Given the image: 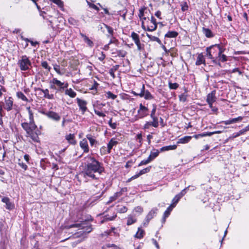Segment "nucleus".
Instances as JSON below:
<instances>
[{"label": "nucleus", "instance_id": "obj_1", "mask_svg": "<svg viewBox=\"0 0 249 249\" xmlns=\"http://www.w3.org/2000/svg\"><path fill=\"white\" fill-rule=\"evenodd\" d=\"M86 163L85 168L81 175L86 182L93 180H99V176L105 171L103 164L91 156L85 158Z\"/></svg>", "mask_w": 249, "mask_h": 249}, {"label": "nucleus", "instance_id": "obj_2", "mask_svg": "<svg viewBox=\"0 0 249 249\" xmlns=\"http://www.w3.org/2000/svg\"><path fill=\"white\" fill-rule=\"evenodd\" d=\"M217 47H218V44H216L207 47L206 49V56L209 59H211L214 64L221 66V64L218 62L217 58H216V57L218 55V49Z\"/></svg>", "mask_w": 249, "mask_h": 249}, {"label": "nucleus", "instance_id": "obj_3", "mask_svg": "<svg viewBox=\"0 0 249 249\" xmlns=\"http://www.w3.org/2000/svg\"><path fill=\"white\" fill-rule=\"evenodd\" d=\"M18 65L22 71L29 70L32 67V63L29 57L26 55L20 56L18 61Z\"/></svg>", "mask_w": 249, "mask_h": 249}, {"label": "nucleus", "instance_id": "obj_4", "mask_svg": "<svg viewBox=\"0 0 249 249\" xmlns=\"http://www.w3.org/2000/svg\"><path fill=\"white\" fill-rule=\"evenodd\" d=\"M49 83L50 89L55 90L56 93L63 92L62 82L58 80L56 78H53L50 81Z\"/></svg>", "mask_w": 249, "mask_h": 249}, {"label": "nucleus", "instance_id": "obj_5", "mask_svg": "<svg viewBox=\"0 0 249 249\" xmlns=\"http://www.w3.org/2000/svg\"><path fill=\"white\" fill-rule=\"evenodd\" d=\"M69 228H77L81 229H85V231L89 232L91 231V228L88 225V221L87 220L81 221L80 223H77L71 224L69 226Z\"/></svg>", "mask_w": 249, "mask_h": 249}, {"label": "nucleus", "instance_id": "obj_6", "mask_svg": "<svg viewBox=\"0 0 249 249\" xmlns=\"http://www.w3.org/2000/svg\"><path fill=\"white\" fill-rule=\"evenodd\" d=\"M149 114V110L147 107L140 104L139 109L138 110V119H142L148 116Z\"/></svg>", "mask_w": 249, "mask_h": 249}, {"label": "nucleus", "instance_id": "obj_7", "mask_svg": "<svg viewBox=\"0 0 249 249\" xmlns=\"http://www.w3.org/2000/svg\"><path fill=\"white\" fill-rule=\"evenodd\" d=\"M41 113L47 116L49 118L56 122L59 121L61 119L60 116L57 113L53 111H42L41 112Z\"/></svg>", "mask_w": 249, "mask_h": 249}, {"label": "nucleus", "instance_id": "obj_8", "mask_svg": "<svg viewBox=\"0 0 249 249\" xmlns=\"http://www.w3.org/2000/svg\"><path fill=\"white\" fill-rule=\"evenodd\" d=\"M21 126L23 129L26 131V133H30V132L34 131L37 126L35 124H32L31 123L24 122L21 124Z\"/></svg>", "mask_w": 249, "mask_h": 249}, {"label": "nucleus", "instance_id": "obj_9", "mask_svg": "<svg viewBox=\"0 0 249 249\" xmlns=\"http://www.w3.org/2000/svg\"><path fill=\"white\" fill-rule=\"evenodd\" d=\"M149 23L151 24L152 25L149 24L147 26V31H154L156 30L157 28V24L156 22V19L154 18L153 16H151V18H147V21Z\"/></svg>", "mask_w": 249, "mask_h": 249}, {"label": "nucleus", "instance_id": "obj_10", "mask_svg": "<svg viewBox=\"0 0 249 249\" xmlns=\"http://www.w3.org/2000/svg\"><path fill=\"white\" fill-rule=\"evenodd\" d=\"M76 100L80 110H81L82 114H84L85 112L88 110V108L87 107V101L78 98H77Z\"/></svg>", "mask_w": 249, "mask_h": 249}, {"label": "nucleus", "instance_id": "obj_11", "mask_svg": "<svg viewBox=\"0 0 249 249\" xmlns=\"http://www.w3.org/2000/svg\"><path fill=\"white\" fill-rule=\"evenodd\" d=\"M158 211V209L157 208H154L148 213L145 217V221L143 223L144 226H146L148 224L149 221L156 215Z\"/></svg>", "mask_w": 249, "mask_h": 249}, {"label": "nucleus", "instance_id": "obj_12", "mask_svg": "<svg viewBox=\"0 0 249 249\" xmlns=\"http://www.w3.org/2000/svg\"><path fill=\"white\" fill-rule=\"evenodd\" d=\"M13 106V99L12 97H9L5 98V104L4 108L7 111H9L12 109Z\"/></svg>", "mask_w": 249, "mask_h": 249}, {"label": "nucleus", "instance_id": "obj_13", "mask_svg": "<svg viewBox=\"0 0 249 249\" xmlns=\"http://www.w3.org/2000/svg\"><path fill=\"white\" fill-rule=\"evenodd\" d=\"M80 148L83 150L84 153H88L89 148L87 138H84L79 142Z\"/></svg>", "mask_w": 249, "mask_h": 249}, {"label": "nucleus", "instance_id": "obj_14", "mask_svg": "<svg viewBox=\"0 0 249 249\" xmlns=\"http://www.w3.org/2000/svg\"><path fill=\"white\" fill-rule=\"evenodd\" d=\"M38 90L41 91L44 94V97L48 99L53 100L54 99V96L53 94H50L49 90L48 89H42L41 88H38Z\"/></svg>", "mask_w": 249, "mask_h": 249}, {"label": "nucleus", "instance_id": "obj_15", "mask_svg": "<svg viewBox=\"0 0 249 249\" xmlns=\"http://www.w3.org/2000/svg\"><path fill=\"white\" fill-rule=\"evenodd\" d=\"M201 64L206 65L205 59L202 53H200L198 54L196 58V65L197 66H199Z\"/></svg>", "mask_w": 249, "mask_h": 249}, {"label": "nucleus", "instance_id": "obj_16", "mask_svg": "<svg viewBox=\"0 0 249 249\" xmlns=\"http://www.w3.org/2000/svg\"><path fill=\"white\" fill-rule=\"evenodd\" d=\"M1 201L6 204V208L8 210H12L14 208V205L12 204L10 201V199L7 197H3Z\"/></svg>", "mask_w": 249, "mask_h": 249}, {"label": "nucleus", "instance_id": "obj_17", "mask_svg": "<svg viewBox=\"0 0 249 249\" xmlns=\"http://www.w3.org/2000/svg\"><path fill=\"white\" fill-rule=\"evenodd\" d=\"M215 94V90H213L211 93H209L207 96V102H215L216 99Z\"/></svg>", "mask_w": 249, "mask_h": 249}, {"label": "nucleus", "instance_id": "obj_18", "mask_svg": "<svg viewBox=\"0 0 249 249\" xmlns=\"http://www.w3.org/2000/svg\"><path fill=\"white\" fill-rule=\"evenodd\" d=\"M123 189H122L120 191L117 192L115 193L113 196H111L109 197V200L107 202V204H109L111 202L116 200L118 197L121 196L122 195V191Z\"/></svg>", "mask_w": 249, "mask_h": 249}, {"label": "nucleus", "instance_id": "obj_19", "mask_svg": "<svg viewBox=\"0 0 249 249\" xmlns=\"http://www.w3.org/2000/svg\"><path fill=\"white\" fill-rule=\"evenodd\" d=\"M65 139L71 144L75 145L76 143L74 135L73 134H69L66 135Z\"/></svg>", "mask_w": 249, "mask_h": 249}, {"label": "nucleus", "instance_id": "obj_20", "mask_svg": "<svg viewBox=\"0 0 249 249\" xmlns=\"http://www.w3.org/2000/svg\"><path fill=\"white\" fill-rule=\"evenodd\" d=\"M160 152V150H158V149H154L151 152L150 155L148 157L151 161L153 160L156 157H157Z\"/></svg>", "mask_w": 249, "mask_h": 249}, {"label": "nucleus", "instance_id": "obj_21", "mask_svg": "<svg viewBox=\"0 0 249 249\" xmlns=\"http://www.w3.org/2000/svg\"><path fill=\"white\" fill-rule=\"evenodd\" d=\"M136 221L137 218L135 217V216L132 214H129L127 217L126 224L127 225L129 226L136 223Z\"/></svg>", "mask_w": 249, "mask_h": 249}, {"label": "nucleus", "instance_id": "obj_22", "mask_svg": "<svg viewBox=\"0 0 249 249\" xmlns=\"http://www.w3.org/2000/svg\"><path fill=\"white\" fill-rule=\"evenodd\" d=\"M80 35L83 38V40L85 43H86L89 47H92L93 46V42L85 35L80 33Z\"/></svg>", "mask_w": 249, "mask_h": 249}, {"label": "nucleus", "instance_id": "obj_23", "mask_svg": "<svg viewBox=\"0 0 249 249\" xmlns=\"http://www.w3.org/2000/svg\"><path fill=\"white\" fill-rule=\"evenodd\" d=\"M112 54H115V56H118L121 57H124L127 53L125 51L123 50H116L115 52H113Z\"/></svg>", "mask_w": 249, "mask_h": 249}, {"label": "nucleus", "instance_id": "obj_24", "mask_svg": "<svg viewBox=\"0 0 249 249\" xmlns=\"http://www.w3.org/2000/svg\"><path fill=\"white\" fill-rule=\"evenodd\" d=\"M191 139V136H186L178 139V141L177 142V143H186L190 142Z\"/></svg>", "mask_w": 249, "mask_h": 249}, {"label": "nucleus", "instance_id": "obj_25", "mask_svg": "<svg viewBox=\"0 0 249 249\" xmlns=\"http://www.w3.org/2000/svg\"><path fill=\"white\" fill-rule=\"evenodd\" d=\"M145 234V231L141 228L139 227L138 229V231L135 234L134 237L138 239H142Z\"/></svg>", "mask_w": 249, "mask_h": 249}, {"label": "nucleus", "instance_id": "obj_26", "mask_svg": "<svg viewBox=\"0 0 249 249\" xmlns=\"http://www.w3.org/2000/svg\"><path fill=\"white\" fill-rule=\"evenodd\" d=\"M65 94L71 98H74L76 96V93L71 88L66 89L65 90Z\"/></svg>", "mask_w": 249, "mask_h": 249}, {"label": "nucleus", "instance_id": "obj_27", "mask_svg": "<svg viewBox=\"0 0 249 249\" xmlns=\"http://www.w3.org/2000/svg\"><path fill=\"white\" fill-rule=\"evenodd\" d=\"M178 34L177 32L172 31H168L165 35V37L167 38H175L178 36Z\"/></svg>", "mask_w": 249, "mask_h": 249}, {"label": "nucleus", "instance_id": "obj_28", "mask_svg": "<svg viewBox=\"0 0 249 249\" xmlns=\"http://www.w3.org/2000/svg\"><path fill=\"white\" fill-rule=\"evenodd\" d=\"M118 142L116 141L114 138H112L107 144L108 150H111L114 146H116L118 144Z\"/></svg>", "mask_w": 249, "mask_h": 249}, {"label": "nucleus", "instance_id": "obj_29", "mask_svg": "<svg viewBox=\"0 0 249 249\" xmlns=\"http://www.w3.org/2000/svg\"><path fill=\"white\" fill-rule=\"evenodd\" d=\"M177 146L176 145H168L162 147L160 149V152H164L165 151L175 150Z\"/></svg>", "mask_w": 249, "mask_h": 249}, {"label": "nucleus", "instance_id": "obj_30", "mask_svg": "<svg viewBox=\"0 0 249 249\" xmlns=\"http://www.w3.org/2000/svg\"><path fill=\"white\" fill-rule=\"evenodd\" d=\"M103 26L107 30V32L109 34L108 35H107V37L108 38H113V34H114V31H113V28L106 24H103Z\"/></svg>", "mask_w": 249, "mask_h": 249}, {"label": "nucleus", "instance_id": "obj_31", "mask_svg": "<svg viewBox=\"0 0 249 249\" xmlns=\"http://www.w3.org/2000/svg\"><path fill=\"white\" fill-rule=\"evenodd\" d=\"M202 31L205 36L209 38L213 36L212 32L208 28H203Z\"/></svg>", "mask_w": 249, "mask_h": 249}, {"label": "nucleus", "instance_id": "obj_32", "mask_svg": "<svg viewBox=\"0 0 249 249\" xmlns=\"http://www.w3.org/2000/svg\"><path fill=\"white\" fill-rule=\"evenodd\" d=\"M87 139L89 140L90 144L91 146L97 143V141L90 134L86 135Z\"/></svg>", "mask_w": 249, "mask_h": 249}, {"label": "nucleus", "instance_id": "obj_33", "mask_svg": "<svg viewBox=\"0 0 249 249\" xmlns=\"http://www.w3.org/2000/svg\"><path fill=\"white\" fill-rule=\"evenodd\" d=\"M27 134L28 135V136H29L32 139V140L34 142H38L39 138H38L37 134L36 133L34 132V131L31 132H30V133H28Z\"/></svg>", "mask_w": 249, "mask_h": 249}, {"label": "nucleus", "instance_id": "obj_34", "mask_svg": "<svg viewBox=\"0 0 249 249\" xmlns=\"http://www.w3.org/2000/svg\"><path fill=\"white\" fill-rule=\"evenodd\" d=\"M174 208V206L173 205H170L166 209V210L164 213V218H166L168 217L169 215L170 214V213L171 211L173 210V208Z\"/></svg>", "mask_w": 249, "mask_h": 249}, {"label": "nucleus", "instance_id": "obj_35", "mask_svg": "<svg viewBox=\"0 0 249 249\" xmlns=\"http://www.w3.org/2000/svg\"><path fill=\"white\" fill-rule=\"evenodd\" d=\"M216 58H217V60L220 63V62H225L228 61V57L224 54H218L216 57Z\"/></svg>", "mask_w": 249, "mask_h": 249}, {"label": "nucleus", "instance_id": "obj_36", "mask_svg": "<svg viewBox=\"0 0 249 249\" xmlns=\"http://www.w3.org/2000/svg\"><path fill=\"white\" fill-rule=\"evenodd\" d=\"M146 36L148 37V38L152 41H156L160 45H162V42L160 41V40L157 37L152 36L151 35L146 34Z\"/></svg>", "mask_w": 249, "mask_h": 249}, {"label": "nucleus", "instance_id": "obj_37", "mask_svg": "<svg viewBox=\"0 0 249 249\" xmlns=\"http://www.w3.org/2000/svg\"><path fill=\"white\" fill-rule=\"evenodd\" d=\"M245 133L244 132L243 129H242L238 132L233 133L231 136L229 137V139H233L236 137L240 136V135L244 134Z\"/></svg>", "mask_w": 249, "mask_h": 249}, {"label": "nucleus", "instance_id": "obj_38", "mask_svg": "<svg viewBox=\"0 0 249 249\" xmlns=\"http://www.w3.org/2000/svg\"><path fill=\"white\" fill-rule=\"evenodd\" d=\"M17 96L18 98L21 99L23 101L28 102L29 101L28 98L24 95V94L21 91L17 92Z\"/></svg>", "mask_w": 249, "mask_h": 249}, {"label": "nucleus", "instance_id": "obj_39", "mask_svg": "<svg viewBox=\"0 0 249 249\" xmlns=\"http://www.w3.org/2000/svg\"><path fill=\"white\" fill-rule=\"evenodd\" d=\"M56 4L61 10L64 9V3L61 0H50Z\"/></svg>", "mask_w": 249, "mask_h": 249}, {"label": "nucleus", "instance_id": "obj_40", "mask_svg": "<svg viewBox=\"0 0 249 249\" xmlns=\"http://www.w3.org/2000/svg\"><path fill=\"white\" fill-rule=\"evenodd\" d=\"M28 113H29V122L31 123L32 124H35L34 122V115L33 113L32 112V110H31V108L30 107H28L27 108Z\"/></svg>", "mask_w": 249, "mask_h": 249}, {"label": "nucleus", "instance_id": "obj_41", "mask_svg": "<svg viewBox=\"0 0 249 249\" xmlns=\"http://www.w3.org/2000/svg\"><path fill=\"white\" fill-rule=\"evenodd\" d=\"M99 85V84L96 81H94L93 85L91 86V87L89 88V90H92V93L95 94L97 93V88Z\"/></svg>", "mask_w": 249, "mask_h": 249}, {"label": "nucleus", "instance_id": "obj_42", "mask_svg": "<svg viewBox=\"0 0 249 249\" xmlns=\"http://www.w3.org/2000/svg\"><path fill=\"white\" fill-rule=\"evenodd\" d=\"M100 153L102 155H106L107 154H109L110 153V150H108V147L107 146H103L100 148Z\"/></svg>", "mask_w": 249, "mask_h": 249}, {"label": "nucleus", "instance_id": "obj_43", "mask_svg": "<svg viewBox=\"0 0 249 249\" xmlns=\"http://www.w3.org/2000/svg\"><path fill=\"white\" fill-rule=\"evenodd\" d=\"M127 208L124 206H117V211L119 213H125L127 212Z\"/></svg>", "mask_w": 249, "mask_h": 249}, {"label": "nucleus", "instance_id": "obj_44", "mask_svg": "<svg viewBox=\"0 0 249 249\" xmlns=\"http://www.w3.org/2000/svg\"><path fill=\"white\" fill-rule=\"evenodd\" d=\"M105 96L108 99H111L114 100L117 97V95L113 94L111 91H108L106 92Z\"/></svg>", "mask_w": 249, "mask_h": 249}, {"label": "nucleus", "instance_id": "obj_45", "mask_svg": "<svg viewBox=\"0 0 249 249\" xmlns=\"http://www.w3.org/2000/svg\"><path fill=\"white\" fill-rule=\"evenodd\" d=\"M168 86L169 88L171 89H176L178 87L179 85L177 83H172L171 81H169L168 82Z\"/></svg>", "mask_w": 249, "mask_h": 249}, {"label": "nucleus", "instance_id": "obj_46", "mask_svg": "<svg viewBox=\"0 0 249 249\" xmlns=\"http://www.w3.org/2000/svg\"><path fill=\"white\" fill-rule=\"evenodd\" d=\"M143 97L145 100H151L153 99V95L148 90H145L144 96Z\"/></svg>", "mask_w": 249, "mask_h": 249}, {"label": "nucleus", "instance_id": "obj_47", "mask_svg": "<svg viewBox=\"0 0 249 249\" xmlns=\"http://www.w3.org/2000/svg\"><path fill=\"white\" fill-rule=\"evenodd\" d=\"M131 37L135 43L140 40L139 35L134 32L131 33Z\"/></svg>", "mask_w": 249, "mask_h": 249}, {"label": "nucleus", "instance_id": "obj_48", "mask_svg": "<svg viewBox=\"0 0 249 249\" xmlns=\"http://www.w3.org/2000/svg\"><path fill=\"white\" fill-rule=\"evenodd\" d=\"M140 20L142 21V28L146 31V22L147 21V18L143 16L142 18H140Z\"/></svg>", "mask_w": 249, "mask_h": 249}, {"label": "nucleus", "instance_id": "obj_49", "mask_svg": "<svg viewBox=\"0 0 249 249\" xmlns=\"http://www.w3.org/2000/svg\"><path fill=\"white\" fill-rule=\"evenodd\" d=\"M180 198V196L177 195L172 199V203L171 205H173L175 208Z\"/></svg>", "mask_w": 249, "mask_h": 249}, {"label": "nucleus", "instance_id": "obj_50", "mask_svg": "<svg viewBox=\"0 0 249 249\" xmlns=\"http://www.w3.org/2000/svg\"><path fill=\"white\" fill-rule=\"evenodd\" d=\"M151 118H152V119L153 120V121H152L151 122L153 123V124H154V127H158L159 126V122H158V118L156 116H153V117H151Z\"/></svg>", "mask_w": 249, "mask_h": 249}, {"label": "nucleus", "instance_id": "obj_51", "mask_svg": "<svg viewBox=\"0 0 249 249\" xmlns=\"http://www.w3.org/2000/svg\"><path fill=\"white\" fill-rule=\"evenodd\" d=\"M146 9V7L143 6L139 10V17L140 18H142L144 15V11Z\"/></svg>", "mask_w": 249, "mask_h": 249}, {"label": "nucleus", "instance_id": "obj_52", "mask_svg": "<svg viewBox=\"0 0 249 249\" xmlns=\"http://www.w3.org/2000/svg\"><path fill=\"white\" fill-rule=\"evenodd\" d=\"M151 166H149V167H147L145 168H144L142 170H141L140 172H139V174L141 175H143L145 173H147L148 172H149L151 169Z\"/></svg>", "mask_w": 249, "mask_h": 249}, {"label": "nucleus", "instance_id": "obj_53", "mask_svg": "<svg viewBox=\"0 0 249 249\" xmlns=\"http://www.w3.org/2000/svg\"><path fill=\"white\" fill-rule=\"evenodd\" d=\"M116 217L117 214L116 213H114L111 216H109V215L107 214L105 216V219L107 221H111L114 220Z\"/></svg>", "mask_w": 249, "mask_h": 249}, {"label": "nucleus", "instance_id": "obj_54", "mask_svg": "<svg viewBox=\"0 0 249 249\" xmlns=\"http://www.w3.org/2000/svg\"><path fill=\"white\" fill-rule=\"evenodd\" d=\"M151 126L154 127V124L153 123L151 122H146L143 127V129H148Z\"/></svg>", "mask_w": 249, "mask_h": 249}, {"label": "nucleus", "instance_id": "obj_55", "mask_svg": "<svg viewBox=\"0 0 249 249\" xmlns=\"http://www.w3.org/2000/svg\"><path fill=\"white\" fill-rule=\"evenodd\" d=\"M53 69L54 71L59 74L62 75L63 73H62L60 71V67L59 65L57 64H55L53 65Z\"/></svg>", "mask_w": 249, "mask_h": 249}, {"label": "nucleus", "instance_id": "obj_56", "mask_svg": "<svg viewBox=\"0 0 249 249\" xmlns=\"http://www.w3.org/2000/svg\"><path fill=\"white\" fill-rule=\"evenodd\" d=\"M18 164L24 170H26L27 169V165L23 163L20 159H18Z\"/></svg>", "mask_w": 249, "mask_h": 249}, {"label": "nucleus", "instance_id": "obj_57", "mask_svg": "<svg viewBox=\"0 0 249 249\" xmlns=\"http://www.w3.org/2000/svg\"><path fill=\"white\" fill-rule=\"evenodd\" d=\"M187 95L184 93H182L179 95V99L180 101L185 102L187 100Z\"/></svg>", "mask_w": 249, "mask_h": 249}, {"label": "nucleus", "instance_id": "obj_58", "mask_svg": "<svg viewBox=\"0 0 249 249\" xmlns=\"http://www.w3.org/2000/svg\"><path fill=\"white\" fill-rule=\"evenodd\" d=\"M151 161L148 158L146 160H143L139 164V166H142L143 165H146L149 163H150Z\"/></svg>", "mask_w": 249, "mask_h": 249}, {"label": "nucleus", "instance_id": "obj_59", "mask_svg": "<svg viewBox=\"0 0 249 249\" xmlns=\"http://www.w3.org/2000/svg\"><path fill=\"white\" fill-rule=\"evenodd\" d=\"M117 246L115 244H107L105 246H104L103 247H102V249H109L110 248L113 249L114 248V247Z\"/></svg>", "mask_w": 249, "mask_h": 249}, {"label": "nucleus", "instance_id": "obj_60", "mask_svg": "<svg viewBox=\"0 0 249 249\" xmlns=\"http://www.w3.org/2000/svg\"><path fill=\"white\" fill-rule=\"evenodd\" d=\"M41 66L44 69L47 70L48 71H50L51 67L49 66L48 63L46 61L42 62Z\"/></svg>", "mask_w": 249, "mask_h": 249}, {"label": "nucleus", "instance_id": "obj_61", "mask_svg": "<svg viewBox=\"0 0 249 249\" xmlns=\"http://www.w3.org/2000/svg\"><path fill=\"white\" fill-rule=\"evenodd\" d=\"M144 91H145L144 85H142V89H141V92L139 93H138V94L135 93V94L139 95L141 97H143L144 96Z\"/></svg>", "mask_w": 249, "mask_h": 249}, {"label": "nucleus", "instance_id": "obj_62", "mask_svg": "<svg viewBox=\"0 0 249 249\" xmlns=\"http://www.w3.org/2000/svg\"><path fill=\"white\" fill-rule=\"evenodd\" d=\"M137 46V49L139 51H142L143 50V45L141 43L140 40L135 43Z\"/></svg>", "mask_w": 249, "mask_h": 249}, {"label": "nucleus", "instance_id": "obj_63", "mask_svg": "<svg viewBox=\"0 0 249 249\" xmlns=\"http://www.w3.org/2000/svg\"><path fill=\"white\" fill-rule=\"evenodd\" d=\"M68 22L70 24L72 25H75L77 24V21L73 18H70L68 19Z\"/></svg>", "mask_w": 249, "mask_h": 249}, {"label": "nucleus", "instance_id": "obj_64", "mask_svg": "<svg viewBox=\"0 0 249 249\" xmlns=\"http://www.w3.org/2000/svg\"><path fill=\"white\" fill-rule=\"evenodd\" d=\"M231 119L232 120V124H234L238 122L241 121L243 119V117L239 116L237 118H232Z\"/></svg>", "mask_w": 249, "mask_h": 249}]
</instances>
